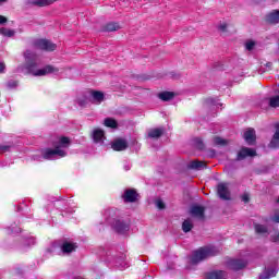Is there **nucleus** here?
Returning a JSON list of instances; mask_svg holds the SVG:
<instances>
[{
  "label": "nucleus",
  "instance_id": "nucleus-18",
  "mask_svg": "<svg viewBox=\"0 0 279 279\" xmlns=\"http://www.w3.org/2000/svg\"><path fill=\"white\" fill-rule=\"evenodd\" d=\"M269 147L271 149H278L279 147V125H276V132L272 136V140L270 141Z\"/></svg>",
  "mask_w": 279,
  "mask_h": 279
},
{
  "label": "nucleus",
  "instance_id": "nucleus-24",
  "mask_svg": "<svg viewBox=\"0 0 279 279\" xmlns=\"http://www.w3.org/2000/svg\"><path fill=\"white\" fill-rule=\"evenodd\" d=\"M0 34L2 36H5L7 38H12L14 36V34H16V32H14V29H9V28H0Z\"/></svg>",
  "mask_w": 279,
  "mask_h": 279
},
{
  "label": "nucleus",
  "instance_id": "nucleus-1",
  "mask_svg": "<svg viewBox=\"0 0 279 279\" xmlns=\"http://www.w3.org/2000/svg\"><path fill=\"white\" fill-rule=\"evenodd\" d=\"M24 58L25 64L19 66V71H21L22 73H29L35 77H43L45 75H49V73H51L52 75H58L60 73V69L53 65H46L43 69H38V64H40V61L38 60V56H36V52H34V50H26L24 52Z\"/></svg>",
  "mask_w": 279,
  "mask_h": 279
},
{
  "label": "nucleus",
  "instance_id": "nucleus-34",
  "mask_svg": "<svg viewBox=\"0 0 279 279\" xmlns=\"http://www.w3.org/2000/svg\"><path fill=\"white\" fill-rule=\"evenodd\" d=\"M155 205L159 210H165V202H162V199H157Z\"/></svg>",
  "mask_w": 279,
  "mask_h": 279
},
{
  "label": "nucleus",
  "instance_id": "nucleus-5",
  "mask_svg": "<svg viewBox=\"0 0 279 279\" xmlns=\"http://www.w3.org/2000/svg\"><path fill=\"white\" fill-rule=\"evenodd\" d=\"M227 266L229 267V269H232L233 271H239L240 269H245V267H247V259H230L227 262Z\"/></svg>",
  "mask_w": 279,
  "mask_h": 279
},
{
  "label": "nucleus",
  "instance_id": "nucleus-2",
  "mask_svg": "<svg viewBox=\"0 0 279 279\" xmlns=\"http://www.w3.org/2000/svg\"><path fill=\"white\" fill-rule=\"evenodd\" d=\"M71 145V140L69 137H60L58 144L54 148H45L40 154L33 155V160L37 162H43V160H58L59 158L66 157V149Z\"/></svg>",
  "mask_w": 279,
  "mask_h": 279
},
{
  "label": "nucleus",
  "instance_id": "nucleus-7",
  "mask_svg": "<svg viewBox=\"0 0 279 279\" xmlns=\"http://www.w3.org/2000/svg\"><path fill=\"white\" fill-rule=\"evenodd\" d=\"M122 199L125 204H134V202H138V193H136V190H125Z\"/></svg>",
  "mask_w": 279,
  "mask_h": 279
},
{
  "label": "nucleus",
  "instance_id": "nucleus-31",
  "mask_svg": "<svg viewBox=\"0 0 279 279\" xmlns=\"http://www.w3.org/2000/svg\"><path fill=\"white\" fill-rule=\"evenodd\" d=\"M119 29V24L117 23H109L106 26V32H117Z\"/></svg>",
  "mask_w": 279,
  "mask_h": 279
},
{
  "label": "nucleus",
  "instance_id": "nucleus-22",
  "mask_svg": "<svg viewBox=\"0 0 279 279\" xmlns=\"http://www.w3.org/2000/svg\"><path fill=\"white\" fill-rule=\"evenodd\" d=\"M158 97L161 99V101H171V99L175 97V94L173 92H163L158 94Z\"/></svg>",
  "mask_w": 279,
  "mask_h": 279
},
{
  "label": "nucleus",
  "instance_id": "nucleus-44",
  "mask_svg": "<svg viewBox=\"0 0 279 279\" xmlns=\"http://www.w3.org/2000/svg\"><path fill=\"white\" fill-rule=\"evenodd\" d=\"M266 66H267L268 69H270L271 62L266 63Z\"/></svg>",
  "mask_w": 279,
  "mask_h": 279
},
{
  "label": "nucleus",
  "instance_id": "nucleus-49",
  "mask_svg": "<svg viewBox=\"0 0 279 279\" xmlns=\"http://www.w3.org/2000/svg\"><path fill=\"white\" fill-rule=\"evenodd\" d=\"M277 204H279V197H278V199H277Z\"/></svg>",
  "mask_w": 279,
  "mask_h": 279
},
{
  "label": "nucleus",
  "instance_id": "nucleus-4",
  "mask_svg": "<svg viewBox=\"0 0 279 279\" xmlns=\"http://www.w3.org/2000/svg\"><path fill=\"white\" fill-rule=\"evenodd\" d=\"M111 226L118 234H128L130 232V220L114 219Z\"/></svg>",
  "mask_w": 279,
  "mask_h": 279
},
{
  "label": "nucleus",
  "instance_id": "nucleus-40",
  "mask_svg": "<svg viewBox=\"0 0 279 279\" xmlns=\"http://www.w3.org/2000/svg\"><path fill=\"white\" fill-rule=\"evenodd\" d=\"M242 202H244V204H247V202H250V194H243Z\"/></svg>",
  "mask_w": 279,
  "mask_h": 279
},
{
  "label": "nucleus",
  "instance_id": "nucleus-48",
  "mask_svg": "<svg viewBox=\"0 0 279 279\" xmlns=\"http://www.w3.org/2000/svg\"><path fill=\"white\" fill-rule=\"evenodd\" d=\"M74 279H84V278H82V277H76V278H74Z\"/></svg>",
  "mask_w": 279,
  "mask_h": 279
},
{
  "label": "nucleus",
  "instance_id": "nucleus-9",
  "mask_svg": "<svg viewBox=\"0 0 279 279\" xmlns=\"http://www.w3.org/2000/svg\"><path fill=\"white\" fill-rule=\"evenodd\" d=\"M218 195L220 199H230V190L227 183L218 184Z\"/></svg>",
  "mask_w": 279,
  "mask_h": 279
},
{
  "label": "nucleus",
  "instance_id": "nucleus-42",
  "mask_svg": "<svg viewBox=\"0 0 279 279\" xmlns=\"http://www.w3.org/2000/svg\"><path fill=\"white\" fill-rule=\"evenodd\" d=\"M3 23H8V19L3 15H0V25H3Z\"/></svg>",
  "mask_w": 279,
  "mask_h": 279
},
{
  "label": "nucleus",
  "instance_id": "nucleus-12",
  "mask_svg": "<svg viewBox=\"0 0 279 279\" xmlns=\"http://www.w3.org/2000/svg\"><path fill=\"white\" fill-rule=\"evenodd\" d=\"M94 143H98V145H104V141H106V134L104 130L96 129L93 132Z\"/></svg>",
  "mask_w": 279,
  "mask_h": 279
},
{
  "label": "nucleus",
  "instance_id": "nucleus-14",
  "mask_svg": "<svg viewBox=\"0 0 279 279\" xmlns=\"http://www.w3.org/2000/svg\"><path fill=\"white\" fill-rule=\"evenodd\" d=\"M276 274H278V268L276 267H267L265 268L264 272L259 276V279H269L276 278Z\"/></svg>",
  "mask_w": 279,
  "mask_h": 279
},
{
  "label": "nucleus",
  "instance_id": "nucleus-25",
  "mask_svg": "<svg viewBox=\"0 0 279 279\" xmlns=\"http://www.w3.org/2000/svg\"><path fill=\"white\" fill-rule=\"evenodd\" d=\"M183 232H191L193 230V221L191 219H187L182 225Z\"/></svg>",
  "mask_w": 279,
  "mask_h": 279
},
{
  "label": "nucleus",
  "instance_id": "nucleus-33",
  "mask_svg": "<svg viewBox=\"0 0 279 279\" xmlns=\"http://www.w3.org/2000/svg\"><path fill=\"white\" fill-rule=\"evenodd\" d=\"M215 145H228V141L221 137H214Z\"/></svg>",
  "mask_w": 279,
  "mask_h": 279
},
{
  "label": "nucleus",
  "instance_id": "nucleus-37",
  "mask_svg": "<svg viewBox=\"0 0 279 279\" xmlns=\"http://www.w3.org/2000/svg\"><path fill=\"white\" fill-rule=\"evenodd\" d=\"M256 43L250 40L245 44V48L247 49V51H252V49H254Z\"/></svg>",
  "mask_w": 279,
  "mask_h": 279
},
{
  "label": "nucleus",
  "instance_id": "nucleus-28",
  "mask_svg": "<svg viewBox=\"0 0 279 279\" xmlns=\"http://www.w3.org/2000/svg\"><path fill=\"white\" fill-rule=\"evenodd\" d=\"M269 106L270 108H279V95L269 99Z\"/></svg>",
  "mask_w": 279,
  "mask_h": 279
},
{
  "label": "nucleus",
  "instance_id": "nucleus-35",
  "mask_svg": "<svg viewBox=\"0 0 279 279\" xmlns=\"http://www.w3.org/2000/svg\"><path fill=\"white\" fill-rule=\"evenodd\" d=\"M271 241H274V243H279V230L274 231L271 234Z\"/></svg>",
  "mask_w": 279,
  "mask_h": 279
},
{
  "label": "nucleus",
  "instance_id": "nucleus-46",
  "mask_svg": "<svg viewBox=\"0 0 279 279\" xmlns=\"http://www.w3.org/2000/svg\"><path fill=\"white\" fill-rule=\"evenodd\" d=\"M5 1H8V0H0V4H1V3H5Z\"/></svg>",
  "mask_w": 279,
  "mask_h": 279
},
{
  "label": "nucleus",
  "instance_id": "nucleus-26",
  "mask_svg": "<svg viewBox=\"0 0 279 279\" xmlns=\"http://www.w3.org/2000/svg\"><path fill=\"white\" fill-rule=\"evenodd\" d=\"M104 124L106 125V128H117L118 123L117 120L112 119V118H106L104 121Z\"/></svg>",
  "mask_w": 279,
  "mask_h": 279
},
{
  "label": "nucleus",
  "instance_id": "nucleus-8",
  "mask_svg": "<svg viewBox=\"0 0 279 279\" xmlns=\"http://www.w3.org/2000/svg\"><path fill=\"white\" fill-rule=\"evenodd\" d=\"M77 250V243L71 242V241H65L61 245V252L65 256H69V254H73Z\"/></svg>",
  "mask_w": 279,
  "mask_h": 279
},
{
  "label": "nucleus",
  "instance_id": "nucleus-32",
  "mask_svg": "<svg viewBox=\"0 0 279 279\" xmlns=\"http://www.w3.org/2000/svg\"><path fill=\"white\" fill-rule=\"evenodd\" d=\"M228 27H230V24H228V22H220L218 24L219 32L226 33V32H228Z\"/></svg>",
  "mask_w": 279,
  "mask_h": 279
},
{
  "label": "nucleus",
  "instance_id": "nucleus-10",
  "mask_svg": "<svg viewBox=\"0 0 279 279\" xmlns=\"http://www.w3.org/2000/svg\"><path fill=\"white\" fill-rule=\"evenodd\" d=\"M111 147L114 151H124V149H128V142L123 138H118L113 141Z\"/></svg>",
  "mask_w": 279,
  "mask_h": 279
},
{
  "label": "nucleus",
  "instance_id": "nucleus-45",
  "mask_svg": "<svg viewBox=\"0 0 279 279\" xmlns=\"http://www.w3.org/2000/svg\"><path fill=\"white\" fill-rule=\"evenodd\" d=\"M216 106V108H219V106H221V104L217 102V104H214Z\"/></svg>",
  "mask_w": 279,
  "mask_h": 279
},
{
  "label": "nucleus",
  "instance_id": "nucleus-27",
  "mask_svg": "<svg viewBox=\"0 0 279 279\" xmlns=\"http://www.w3.org/2000/svg\"><path fill=\"white\" fill-rule=\"evenodd\" d=\"M21 232V228H19L16 225H12L11 227L7 228V234H19Z\"/></svg>",
  "mask_w": 279,
  "mask_h": 279
},
{
  "label": "nucleus",
  "instance_id": "nucleus-6",
  "mask_svg": "<svg viewBox=\"0 0 279 279\" xmlns=\"http://www.w3.org/2000/svg\"><path fill=\"white\" fill-rule=\"evenodd\" d=\"M35 47L41 51H56L57 45L48 39H39L36 41Z\"/></svg>",
  "mask_w": 279,
  "mask_h": 279
},
{
  "label": "nucleus",
  "instance_id": "nucleus-30",
  "mask_svg": "<svg viewBox=\"0 0 279 279\" xmlns=\"http://www.w3.org/2000/svg\"><path fill=\"white\" fill-rule=\"evenodd\" d=\"M14 146L10 144H2L0 145V154H5L10 151Z\"/></svg>",
  "mask_w": 279,
  "mask_h": 279
},
{
  "label": "nucleus",
  "instance_id": "nucleus-41",
  "mask_svg": "<svg viewBox=\"0 0 279 279\" xmlns=\"http://www.w3.org/2000/svg\"><path fill=\"white\" fill-rule=\"evenodd\" d=\"M0 73H5V63L0 62Z\"/></svg>",
  "mask_w": 279,
  "mask_h": 279
},
{
  "label": "nucleus",
  "instance_id": "nucleus-17",
  "mask_svg": "<svg viewBox=\"0 0 279 279\" xmlns=\"http://www.w3.org/2000/svg\"><path fill=\"white\" fill-rule=\"evenodd\" d=\"M189 169H195L196 171H202V169H206V163L199 160L190 161L187 165Z\"/></svg>",
  "mask_w": 279,
  "mask_h": 279
},
{
  "label": "nucleus",
  "instance_id": "nucleus-15",
  "mask_svg": "<svg viewBox=\"0 0 279 279\" xmlns=\"http://www.w3.org/2000/svg\"><path fill=\"white\" fill-rule=\"evenodd\" d=\"M190 213L196 219H204V207L202 206H192Z\"/></svg>",
  "mask_w": 279,
  "mask_h": 279
},
{
  "label": "nucleus",
  "instance_id": "nucleus-20",
  "mask_svg": "<svg viewBox=\"0 0 279 279\" xmlns=\"http://www.w3.org/2000/svg\"><path fill=\"white\" fill-rule=\"evenodd\" d=\"M226 271L223 270H216L208 272L207 278L208 279H226Z\"/></svg>",
  "mask_w": 279,
  "mask_h": 279
},
{
  "label": "nucleus",
  "instance_id": "nucleus-47",
  "mask_svg": "<svg viewBox=\"0 0 279 279\" xmlns=\"http://www.w3.org/2000/svg\"><path fill=\"white\" fill-rule=\"evenodd\" d=\"M125 171H130V167H125Z\"/></svg>",
  "mask_w": 279,
  "mask_h": 279
},
{
  "label": "nucleus",
  "instance_id": "nucleus-19",
  "mask_svg": "<svg viewBox=\"0 0 279 279\" xmlns=\"http://www.w3.org/2000/svg\"><path fill=\"white\" fill-rule=\"evenodd\" d=\"M165 134V129L158 128V129H150L148 131V138H160Z\"/></svg>",
  "mask_w": 279,
  "mask_h": 279
},
{
  "label": "nucleus",
  "instance_id": "nucleus-36",
  "mask_svg": "<svg viewBox=\"0 0 279 279\" xmlns=\"http://www.w3.org/2000/svg\"><path fill=\"white\" fill-rule=\"evenodd\" d=\"M8 88H16V86H19V82L11 80L7 83Z\"/></svg>",
  "mask_w": 279,
  "mask_h": 279
},
{
  "label": "nucleus",
  "instance_id": "nucleus-23",
  "mask_svg": "<svg viewBox=\"0 0 279 279\" xmlns=\"http://www.w3.org/2000/svg\"><path fill=\"white\" fill-rule=\"evenodd\" d=\"M56 3V0H35L33 1V5H38L39 8H45L47 5H51Z\"/></svg>",
  "mask_w": 279,
  "mask_h": 279
},
{
  "label": "nucleus",
  "instance_id": "nucleus-43",
  "mask_svg": "<svg viewBox=\"0 0 279 279\" xmlns=\"http://www.w3.org/2000/svg\"><path fill=\"white\" fill-rule=\"evenodd\" d=\"M28 241H29V245H34V243H36V240L34 238H31Z\"/></svg>",
  "mask_w": 279,
  "mask_h": 279
},
{
  "label": "nucleus",
  "instance_id": "nucleus-11",
  "mask_svg": "<svg viewBox=\"0 0 279 279\" xmlns=\"http://www.w3.org/2000/svg\"><path fill=\"white\" fill-rule=\"evenodd\" d=\"M256 156V150L255 149H252V148H247V147H244L242 148L239 154H238V160H243L244 158H247V157H254Z\"/></svg>",
  "mask_w": 279,
  "mask_h": 279
},
{
  "label": "nucleus",
  "instance_id": "nucleus-29",
  "mask_svg": "<svg viewBox=\"0 0 279 279\" xmlns=\"http://www.w3.org/2000/svg\"><path fill=\"white\" fill-rule=\"evenodd\" d=\"M255 232L257 234H267V227L263 225H255Z\"/></svg>",
  "mask_w": 279,
  "mask_h": 279
},
{
  "label": "nucleus",
  "instance_id": "nucleus-16",
  "mask_svg": "<svg viewBox=\"0 0 279 279\" xmlns=\"http://www.w3.org/2000/svg\"><path fill=\"white\" fill-rule=\"evenodd\" d=\"M267 23H271L272 25H276L279 23V11L275 10L266 15Z\"/></svg>",
  "mask_w": 279,
  "mask_h": 279
},
{
  "label": "nucleus",
  "instance_id": "nucleus-38",
  "mask_svg": "<svg viewBox=\"0 0 279 279\" xmlns=\"http://www.w3.org/2000/svg\"><path fill=\"white\" fill-rule=\"evenodd\" d=\"M195 143H196V147H197L198 149H204V143L202 142L201 138H196V140H195Z\"/></svg>",
  "mask_w": 279,
  "mask_h": 279
},
{
  "label": "nucleus",
  "instance_id": "nucleus-39",
  "mask_svg": "<svg viewBox=\"0 0 279 279\" xmlns=\"http://www.w3.org/2000/svg\"><path fill=\"white\" fill-rule=\"evenodd\" d=\"M271 221H274L275 223H279V213L276 211L275 215L270 218Z\"/></svg>",
  "mask_w": 279,
  "mask_h": 279
},
{
  "label": "nucleus",
  "instance_id": "nucleus-13",
  "mask_svg": "<svg viewBox=\"0 0 279 279\" xmlns=\"http://www.w3.org/2000/svg\"><path fill=\"white\" fill-rule=\"evenodd\" d=\"M244 140L247 145H254V143H256V131H254V129H248L245 131Z\"/></svg>",
  "mask_w": 279,
  "mask_h": 279
},
{
  "label": "nucleus",
  "instance_id": "nucleus-21",
  "mask_svg": "<svg viewBox=\"0 0 279 279\" xmlns=\"http://www.w3.org/2000/svg\"><path fill=\"white\" fill-rule=\"evenodd\" d=\"M92 101H93V104H96V106H99V104H101V101H104V93L92 92Z\"/></svg>",
  "mask_w": 279,
  "mask_h": 279
},
{
  "label": "nucleus",
  "instance_id": "nucleus-3",
  "mask_svg": "<svg viewBox=\"0 0 279 279\" xmlns=\"http://www.w3.org/2000/svg\"><path fill=\"white\" fill-rule=\"evenodd\" d=\"M219 250L215 246L201 247L192 253L190 263L192 265H197V263H202V260H206V258H210V256H216Z\"/></svg>",
  "mask_w": 279,
  "mask_h": 279
}]
</instances>
